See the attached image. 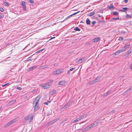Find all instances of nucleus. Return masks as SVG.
<instances>
[{
    "label": "nucleus",
    "mask_w": 132,
    "mask_h": 132,
    "mask_svg": "<svg viewBox=\"0 0 132 132\" xmlns=\"http://www.w3.org/2000/svg\"><path fill=\"white\" fill-rule=\"evenodd\" d=\"M98 16L99 17H102V16L100 15H98Z\"/></svg>",
    "instance_id": "59"
},
{
    "label": "nucleus",
    "mask_w": 132,
    "mask_h": 132,
    "mask_svg": "<svg viewBox=\"0 0 132 132\" xmlns=\"http://www.w3.org/2000/svg\"><path fill=\"white\" fill-rule=\"evenodd\" d=\"M122 9L123 10H124L125 11V12H125L126 13H127V10H128V8L127 7H123L122 8Z\"/></svg>",
    "instance_id": "22"
},
{
    "label": "nucleus",
    "mask_w": 132,
    "mask_h": 132,
    "mask_svg": "<svg viewBox=\"0 0 132 132\" xmlns=\"http://www.w3.org/2000/svg\"><path fill=\"white\" fill-rule=\"evenodd\" d=\"M44 50V49H42L41 50H40L37 52H36V53H39L40 52H41V51H43V50Z\"/></svg>",
    "instance_id": "37"
},
{
    "label": "nucleus",
    "mask_w": 132,
    "mask_h": 132,
    "mask_svg": "<svg viewBox=\"0 0 132 132\" xmlns=\"http://www.w3.org/2000/svg\"><path fill=\"white\" fill-rule=\"evenodd\" d=\"M16 88L19 90H21L22 89V88L20 87H18Z\"/></svg>",
    "instance_id": "46"
},
{
    "label": "nucleus",
    "mask_w": 132,
    "mask_h": 132,
    "mask_svg": "<svg viewBox=\"0 0 132 132\" xmlns=\"http://www.w3.org/2000/svg\"><path fill=\"white\" fill-rule=\"evenodd\" d=\"M51 124H52L51 123V121H50V122H48V123L47 125L49 126V125H51Z\"/></svg>",
    "instance_id": "53"
},
{
    "label": "nucleus",
    "mask_w": 132,
    "mask_h": 132,
    "mask_svg": "<svg viewBox=\"0 0 132 132\" xmlns=\"http://www.w3.org/2000/svg\"><path fill=\"white\" fill-rule=\"evenodd\" d=\"M113 14L114 15H118L119 13L118 12H114L113 13Z\"/></svg>",
    "instance_id": "23"
},
{
    "label": "nucleus",
    "mask_w": 132,
    "mask_h": 132,
    "mask_svg": "<svg viewBox=\"0 0 132 132\" xmlns=\"http://www.w3.org/2000/svg\"><path fill=\"white\" fill-rule=\"evenodd\" d=\"M28 1L30 3L32 4H34V1L32 0H28Z\"/></svg>",
    "instance_id": "35"
},
{
    "label": "nucleus",
    "mask_w": 132,
    "mask_h": 132,
    "mask_svg": "<svg viewBox=\"0 0 132 132\" xmlns=\"http://www.w3.org/2000/svg\"><path fill=\"white\" fill-rule=\"evenodd\" d=\"M95 12H91L90 13H89L87 15L89 16H91L95 14Z\"/></svg>",
    "instance_id": "14"
},
{
    "label": "nucleus",
    "mask_w": 132,
    "mask_h": 132,
    "mask_svg": "<svg viewBox=\"0 0 132 132\" xmlns=\"http://www.w3.org/2000/svg\"><path fill=\"white\" fill-rule=\"evenodd\" d=\"M129 53H131L132 52V48H130L129 50Z\"/></svg>",
    "instance_id": "44"
},
{
    "label": "nucleus",
    "mask_w": 132,
    "mask_h": 132,
    "mask_svg": "<svg viewBox=\"0 0 132 132\" xmlns=\"http://www.w3.org/2000/svg\"><path fill=\"white\" fill-rule=\"evenodd\" d=\"M63 72V70L62 69H59L54 71L53 72V74L54 75H58Z\"/></svg>",
    "instance_id": "2"
},
{
    "label": "nucleus",
    "mask_w": 132,
    "mask_h": 132,
    "mask_svg": "<svg viewBox=\"0 0 132 132\" xmlns=\"http://www.w3.org/2000/svg\"><path fill=\"white\" fill-rule=\"evenodd\" d=\"M22 6L23 9V10L26 11V6L25 5Z\"/></svg>",
    "instance_id": "32"
},
{
    "label": "nucleus",
    "mask_w": 132,
    "mask_h": 132,
    "mask_svg": "<svg viewBox=\"0 0 132 132\" xmlns=\"http://www.w3.org/2000/svg\"><path fill=\"white\" fill-rule=\"evenodd\" d=\"M84 60V59L82 58H80L77 61V63H80Z\"/></svg>",
    "instance_id": "10"
},
{
    "label": "nucleus",
    "mask_w": 132,
    "mask_h": 132,
    "mask_svg": "<svg viewBox=\"0 0 132 132\" xmlns=\"http://www.w3.org/2000/svg\"><path fill=\"white\" fill-rule=\"evenodd\" d=\"M45 104L48 105L47 102H45L44 103Z\"/></svg>",
    "instance_id": "57"
},
{
    "label": "nucleus",
    "mask_w": 132,
    "mask_h": 132,
    "mask_svg": "<svg viewBox=\"0 0 132 132\" xmlns=\"http://www.w3.org/2000/svg\"><path fill=\"white\" fill-rule=\"evenodd\" d=\"M131 89V88H129V89H128L124 93H126L128 91V90H130Z\"/></svg>",
    "instance_id": "52"
},
{
    "label": "nucleus",
    "mask_w": 132,
    "mask_h": 132,
    "mask_svg": "<svg viewBox=\"0 0 132 132\" xmlns=\"http://www.w3.org/2000/svg\"><path fill=\"white\" fill-rule=\"evenodd\" d=\"M119 18L118 17L117 18H113L112 19V20H119Z\"/></svg>",
    "instance_id": "39"
},
{
    "label": "nucleus",
    "mask_w": 132,
    "mask_h": 132,
    "mask_svg": "<svg viewBox=\"0 0 132 132\" xmlns=\"http://www.w3.org/2000/svg\"><path fill=\"white\" fill-rule=\"evenodd\" d=\"M74 30H75L78 31H80V29L78 27H75V28Z\"/></svg>",
    "instance_id": "20"
},
{
    "label": "nucleus",
    "mask_w": 132,
    "mask_h": 132,
    "mask_svg": "<svg viewBox=\"0 0 132 132\" xmlns=\"http://www.w3.org/2000/svg\"><path fill=\"white\" fill-rule=\"evenodd\" d=\"M22 6L24 5L25 4V2L24 1H23L22 2Z\"/></svg>",
    "instance_id": "40"
},
{
    "label": "nucleus",
    "mask_w": 132,
    "mask_h": 132,
    "mask_svg": "<svg viewBox=\"0 0 132 132\" xmlns=\"http://www.w3.org/2000/svg\"><path fill=\"white\" fill-rule=\"evenodd\" d=\"M100 39V38H99L97 37L94 39H93V40L94 41V42H97Z\"/></svg>",
    "instance_id": "18"
},
{
    "label": "nucleus",
    "mask_w": 132,
    "mask_h": 132,
    "mask_svg": "<svg viewBox=\"0 0 132 132\" xmlns=\"http://www.w3.org/2000/svg\"><path fill=\"white\" fill-rule=\"evenodd\" d=\"M4 4L5 5H6V6H9V4H8V3H7L6 1H4Z\"/></svg>",
    "instance_id": "31"
},
{
    "label": "nucleus",
    "mask_w": 132,
    "mask_h": 132,
    "mask_svg": "<svg viewBox=\"0 0 132 132\" xmlns=\"http://www.w3.org/2000/svg\"><path fill=\"white\" fill-rule=\"evenodd\" d=\"M101 13H103V11H102L100 12Z\"/></svg>",
    "instance_id": "63"
},
{
    "label": "nucleus",
    "mask_w": 132,
    "mask_h": 132,
    "mask_svg": "<svg viewBox=\"0 0 132 132\" xmlns=\"http://www.w3.org/2000/svg\"><path fill=\"white\" fill-rule=\"evenodd\" d=\"M124 2L125 3H127L128 2V0H124Z\"/></svg>",
    "instance_id": "54"
},
{
    "label": "nucleus",
    "mask_w": 132,
    "mask_h": 132,
    "mask_svg": "<svg viewBox=\"0 0 132 132\" xmlns=\"http://www.w3.org/2000/svg\"><path fill=\"white\" fill-rule=\"evenodd\" d=\"M68 106L69 105L68 104H66L64 106H63V108L64 109H66L68 108Z\"/></svg>",
    "instance_id": "26"
},
{
    "label": "nucleus",
    "mask_w": 132,
    "mask_h": 132,
    "mask_svg": "<svg viewBox=\"0 0 132 132\" xmlns=\"http://www.w3.org/2000/svg\"><path fill=\"white\" fill-rule=\"evenodd\" d=\"M64 84V82L62 81H60L58 83V84L59 85H63Z\"/></svg>",
    "instance_id": "21"
},
{
    "label": "nucleus",
    "mask_w": 132,
    "mask_h": 132,
    "mask_svg": "<svg viewBox=\"0 0 132 132\" xmlns=\"http://www.w3.org/2000/svg\"><path fill=\"white\" fill-rule=\"evenodd\" d=\"M37 67V66H36V65L34 66L31 68H28L27 69V70L28 71L33 70L35 69Z\"/></svg>",
    "instance_id": "8"
},
{
    "label": "nucleus",
    "mask_w": 132,
    "mask_h": 132,
    "mask_svg": "<svg viewBox=\"0 0 132 132\" xmlns=\"http://www.w3.org/2000/svg\"><path fill=\"white\" fill-rule=\"evenodd\" d=\"M40 98V96H37L36 97L34 101V102H36V103H38Z\"/></svg>",
    "instance_id": "9"
},
{
    "label": "nucleus",
    "mask_w": 132,
    "mask_h": 132,
    "mask_svg": "<svg viewBox=\"0 0 132 132\" xmlns=\"http://www.w3.org/2000/svg\"><path fill=\"white\" fill-rule=\"evenodd\" d=\"M0 11L2 12H3L4 11V9L2 7H0Z\"/></svg>",
    "instance_id": "42"
},
{
    "label": "nucleus",
    "mask_w": 132,
    "mask_h": 132,
    "mask_svg": "<svg viewBox=\"0 0 132 132\" xmlns=\"http://www.w3.org/2000/svg\"><path fill=\"white\" fill-rule=\"evenodd\" d=\"M115 111L114 110H112V111L110 112L109 113L110 114H112L114 113L115 112Z\"/></svg>",
    "instance_id": "41"
},
{
    "label": "nucleus",
    "mask_w": 132,
    "mask_h": 132,
    "mask_svg": "<svg viewBox=\"0 0 132 132\" xmlns=\"http://www.w3.org/2000/svg\"><path fill=\"white\" fill-rule=\"evenodd\" d=\"M33 106H36V105H38V103H36V102H34V101L33 102Z\"/></svg>",
    "instance_id": "27"
},
{
    "label": "nucleus",
    "mask_w": 132,
    "mask_h": 132,
    "mask_svg": "<svg viewBox=\"0 0 132 132\" xmlns=\"http://www.w3.org/2000/svg\"><path fill=\"white\" fill-rule=\"evenodd\" d=\"M59 120V118H57L56 119H54L53 120H52L51 121V123L53 124L54 122H55L56 121H57L58 120Z\"/></svg>",
    "instance_id": "13"
},
{
    "label": "nucleus",
    "mask_w": 132,
    "mask_h": 132,
    "mask_svg": "<svg viewBox=\"0 0 132 132\" xmlns=\"http://www.w3.org/2000/svg\"><path fill=\"white\" fill-rule=\"evenodd\" d=\"M130 53H129V51H128L127 53L126 54L127 55V56H128L130 54Z\"/></svg>",
    "instance_id": "38"
},
{
    "label": "nucleus",
    "mask_w": 132,
    "mask_h": 132,
    "mask_svg": "<svg viewBox=\"0 0 132 132\" xmlns=\"http://www.w3.org/2000/svg\"><path fill=\"white\" fill-rule=\"evenodd\" d=\"M96 22L95 21H93L92 22V23L93 26H94L96 23Z\"/></svg>",
    "instance_id": "45"
},
{
    "label": "nucleus",
    "mask_w": 132,
    "mask_h": 132,
    "mask_svg": "<svg viewBox=\"0 0 132 132\" xmlns=\"http://www.w3.org/2000/svg\"><path fill=\"white\" fill-rule=\"evenodd\" d=\"M100 78L99 77H97V78L93 80L90 83V84H92L95 83L99 80Z\"/></svg>",
    "instance_id": "5"
},
{
    "label": "nucleus",
    "mask_w": 132,
    "mask_h": 132,
    "mask_svg": "<svg viewBox=\"0 0 132 132\" xmlns=\"http://www.w3.org/2000/svg\"><path fill=\"white\" fill-rule=\"evenodd\" d=\"M9 84V83H7V84H5V85H2V86L3 87H4L6 85H8V84Z\"/></svg>",
    "instance_id": "50"
},
{
    "label": "nucleus",
    "mask_w": 132,
    "mask_h": 132,
    "mask_svg": "<svg viewBox=\"0 0 132 132\" xmlns=\"http://www.w3.org/2000/svg\"><path fill=\"white\" fill-rule=\"evenodd\" d=\"M129 46L130 45L129 44H127L125 45L122 47V49L118 50L119 53H120L125 51L127 49H128Z\"/></svg>",
    "instance_id": "3"
},
{
    "label": "nucleus",
    "mask_w": 132,
    "mask_h": 132,
    "mask_svg": "<svg viewBox=\"0 0 132 132\" xmlns=\"http://www.w3.org/2000/svg\"><path fill=\"white\" fill-rule=\"evenodd\" d=\"M126 17L127 18H132V15L131 14V15H129L128 14H126Z\"/></svg>",
    "instance_id": "15"
},
{
    "label": "nucleus",
    "mask_w": 132,
    "mask_h": 132,
    "mask_svg": "<svg viewBox=\"0 0 132 132\" xmlns=\"http://www.w3.org/2000/svg\"><path fill=\"white\" fill-rule=\"evenodd\" d=\"M31 59H30L29 58H28L27 60V61H31Z\"/></svg>",
    "instance_id": "55"
},
{
    "label": "nucleus",
    "mask_w": 132,
    "mask_h": 132,
    "mask_svg": "<svg viewBox=\"0 0 132 132\" xmlns=\"http://www.w3.org/2000/svg\"><path fill=\"white\" fill-rule=\"evenodd\" d=\"M70 70H68V71H67V73H68L69 74V73H70Z\"/></svg>",
    "instance_id": "58"
},
{
    "label": "nucleus",
    "mask_w": 132,
    "mask_h": 132,
    "mask_svg": "<svg viewBox=\"0 0 132 132\" xmlns=\"http://www.w3.org/2000/svg\"><path fill=\"white\" fill-rule=\"evenodd\" d=\"M42 88L44 89H46L50 88V85L47 84H42Z\"/></svg>",
    "instance_id": "6"
},
{
    "label": "nucleus",
    "mask_w": 132,
    "mask_h": 132,
    "mask_svg": "<svg viewBox=\"0 0 132 132\" xmlns=\"http://www.w3.org/2000/svg\"><path fill=\"white\" fill-rule=\"evenodd\" d=\"M16 101V100H15L10 101L9 103V105H10L13 104Z\"/></svg>",
    "instance_id": "16"
},
{
    "label": "nucleus",
    "mask_w": 132,
    "mask_h": 132,
    "mask_svg": "<svg viewBox=\"0 0 132 132\" xmlns=\"http://www.w3.org/2000/svg\"><path fill=\"white\" fill-rule=\"evenodd\" d=\"M132 64H130L129 66V67L131 69H132Z\"/></svg>",
    "instance_id": "49"
},
{
    "label": "nucleus",
    "mask_w": 132,
    "mask_h": 132,
    "mask_svg": "<svg viewBox=\"0 0 132 132\" xmlns=\"http://www.w3.org/2000/svg\"><path fill=\"white\" fill-rule=\"evenodd\" d=\"M109 9H111L113 8V4H110L109 6H108Z\"/></svg>",
    "instance_id": "19"
},
{
    "label": "nucleus",
    "mask_w": 132,
    "mask_h": 132,
    "mask_svg": "<svg viewBox=\"0 0 132 132\" xmlns=\"http://www.w3.org/2000/svg\"><path fill=\"white\" fill-rule=\"evenodd\" d=\"M104 22V21L103 20H101V21H98V22H102V23H103V22Z\"/></svg>",
    "instance_id": "56"
},
{
    "label": "nucleus",
    "mask_w": 132,
    "mask_h": 132,
    "mask_svg": "<svg viewBox=\"0 0 132 132\" xmlns=\"http://www.w3.org/2000/svg\"><path fill=\"white\" fill-rule=\"evenodd\" d=\"M55 38V37H52L51 38L50 40H51V39H53V38Z\"/></svg>",
    "instance_id": "60"
},
{
    "label": "nucleus",
    "mask_w": 132,
    "mask_h": 132,
    "mask_svg": "<svg viewBox=\"0 0 132 132\" xmlns=\"http://www.w3.org/2000/svg\"><path fill=\"white\" fill-rule=\"evenodd\" d=\"M75 68H72L70 69V71H72L73 69H75Z\"/></svg>",
    "instance_id": "47"
},
{
    "label": "nucleus",
    "mask_w": 132,
    "mask_h": 132,
    "mask_svg": "<svg viewBox=\"0 0 132 132\" xmlns=\"http://www.w3.org/2000/svg\"><path fill=\"white\" fill-rule=\"evenodd\" d=\"M17 120V118H15V119H13V120H11L8 123H7L5 125H4V127L6 128L9 126L10 125L13 123L14 122L16 121Z\"/></svg>",
    "instance_id": "1"
},
{
    "label": "nucleus",
    "mask_w": 132,
    "mask_h": 132,
    "mask_svg": "<svg viewBox=\"0 0 132 132\" xmlns=\"http://www.w3.org/2000/svg\"><path fill=\"white\" fill-rule=\"evenodd\" d=\"M130 24L131 25H132V21H130Z\"/></svg>",
    "instance_id": "61"
},
{
    "label": "nucleus",
    "mask_w": 132,
    "mask_h": 132,
    "mask_svg": "<svg viewBox=\"0 0 132 132\" xmlns=\"http://www.w3.org/2000/svg\"><path fill=\"white\" fill-rule=\"evenodd\" d=\"M33 106L34 107V111H36L38 110L39 108V107L38 106V105Z\"/></svg>",
    "instance_id": "11"
},
{
    "label": "nucleus",
    "mask_w": 132,
    "mask_h": 132,
    "mask_svg": "<svg viewBox=\"0 0 132 132\" xmlns=\"http://www.w3.org/2000/svg\"><path fill=\"white\" fill-rule=\"evenodd\" d=\"M33 119V116H32L30 118V121H31Z\"/></svg>",
    "instance_id": "51"
},
{
    "label": "nucleus",
    "mask_w": 132,
    "mask_h": 132,
    "mask_svg": "<svg viewBox=\"0 0 132 132\" xmlns=\"http://www.w3.org/2000/svg\"><path fill=\"white\" fill-rule=\"evenodd\" d=\"M119 40L120 41L122 40H123V38L121 37H119Z\"/></svg>",
    "instance_id": "43"
},
{
    "label": "nucleus",
    "mask_w": 132,
    "mask_h": 132,
    "mask_svg": "<svg viewBox=\"0 0 132 132\" xmlns=\"http://www.w3.org/2000/svg\"><path fill=\"white\" fill-rule=\"evenodd\" d=\"M120 53L119 51H117L114 53V55H118Z\"/></svg>",
    "instance_id": "34"
},
{
    "label": "nucleus",
    "mask_w": 132,
    "mask_h": 132,
    "mask_svg": "<svg viewBox=\"0 0 132 132\" xmlns=\"http://www.w3.org/2000/svg\"><path fill=\"white\" fill-rule=\"evenodd\" d=\"M46 68V67L45 66H44V65L41 66L40 67H39L38 68V69H44V68Z\"/></svg>",
    "instance_id": "25"
},
{
    "label": "nucleus",
    "mask_w": 132,
    "mask_h": 132,
    "mask_svg": "<svg viewBox=\"0 0 132 132\" xmlns=\"http://www.w3.org/2000/svg\"><path fill=\"white\" fill-rule=\"evenodd\" d=\"M30 118L29 117V116H28L26 117H25L24 118V119L25 120H27Z\"/></svg>",
    "instance_id": "28"
},
{
    "label": "nucleus",
    "mask_w": 132,
    "mask_h": 132,
    "mask_svg": "<svg viewBox=\"0 0 132 132\" xmlns=\"http://www.w3.org/2000/svg\"><path fill=\"white\" fill-rule=\"evenodd\" d=\"M84 116H81L80 117L77 118V119H76L75 120H74L73 122L74 123H75L79 121V120H80L81 119L83 118L84 117Z\"/></svg>",
    "instance_id": "7"
},
{
    "label": "nucleus",
    "mask_w": 132,
    "mask_h": 132,
    "mask_svg": "<svg viewBox=\"0 0 132 132\" xmlns=\"http://www.w3.org/2000/svg\"><path fill=\"white\" fill-rule=\"evenodd\" d=\"M86 23L87 24H90V22L89 20L88 19H87L86 21Z\"/></svg>",
    "instance_id": "17"
},
{
    "label": "nucleus",
    "mask_w": 132,
    "mask_h": 132,
    "mask_svg": "<svg viewBox=\"0 0 132 132\" xmlns=\"http://www.w3.org/2000/svg\"><path fill=\"white\" fill-rule=\"evenodd\" d=\"M4 16V15L3 14L1 13H0V19H2Z\"/></svg>",
    "instance_id": "29"
},
{
    "label": "nucleus",
    "mask_w": 132,
    "mask_h": 132,
    "mask_svg": "<svg viewBox=\"0 0 132 132\" xmlns=\"http://www.w3.org/2000/svg\"><path fill=\"white\" fill-rule=\"evenodd\" d=\"M80 12V11H78V12H77L74 13L72 14V15H70L69 16H72L73 15H75L77 13H78V12Z\"/></svg>",
    "instance_id": "36"
},
{
    "label": "nucleus",
    "mask_w": 132,
    "mask_h": 132,
    "mask_svg": "<svg viewBox=\"0 0 132 132\" xmlns=\"http://www.w3.org/2000/svg\"><path fill=\"white\" fill-rule=\"evenodd\" d=\"M95 126H95V125H94V124L93 123H92V124H91L90 125L87 126L86 128L83 129V131L88 130L90 129L91 128H93Z\"/></svg>",
    "instance_id": "4"
},
{
    "label": "nucleus",
    "mask_w": 132,
    "mask_h": 132,
    "mask_svg": "<svg viewBox=\"0 0 132 132\" xmlns=\"http://www.w3.org/2000/svg\"><path fill=\"white\" fill-rule=\"evenodd\" d=\"M94 125H95V126H97L98 125V121H94Z\"/></svg>",
    "instance_id": "33"
},
{
    "label": "nucleus",
    "mask_w": 132,
    "mask_h": 132,
    "mask_svg": "<svg viewBox=\"0 0 132 132\" xmlns=\"http://www.w3.org/2000/svg\"><path fill=\"white\" fill-rule=\"evenodd\" d=\"M56 93V91L55 90H53V91H51L50 92V94L52 95Z\"/></svg>",
    "instance_id": "30"
},
{
    "label": "nucleus",
    "mask_w": 132,
    "mask_h": 132,
    "mask_svg": "<svg viewBox=\"0 0 132 132\" xmlns=\"http://www.w3.org/2000/svg\"><path fill=\"white\" fill-rule=\"evenodd\" d=\"M50 101H49L48 102V103H50Z\"/></svg>",
    "instance_id": "64"
},
{
    "label": "nucleus",
    "mask_w": 132,
    "mask_h": 132,
    "mask_svg": "<svg viewBox=\"0 0 132 132\" xmlns=\"http://www.w3.org/2000/svg\"><path fill=\"white\" fill-rule=\"evenodd\" d=\"M80 23H83V22H82V21H80Z\"/></svg>",
    "instance_id": "62"
},
{
    "label": "nucleus",
    "mask_w": 132,
    "mask_h": 132,
    "mask_svg": "<svg viewBox=\"0 0 132 132\" xmlns=\"http://www.w3.org/2000/svg\"><path fill=\"white\" fill-rule=\"evenodd\" d=\"M119 11H120L122 12H124L125 11L124 10H119Z\"/></svg>",
    "instance_id": "48"
},
{
    "label": "nucleus",
    "mask_w": 132,
    "mask_h": 132,
    "mask_svg": "<svg viewBox=\"0 0 132 132\" xmlns=\"http://www.w3.org/2000/svg\"><path fill=\"white\" fill-rule=\"evenodd\" d=\"M53 82V80L52 79L48 80L47 81L48 83H51Z\"/></svg>",
    "instance_id": "24"
},
{
    "label": "nucleus",
    "mask_w": 132,
    "mask_h": 132,
    "mask_svg": "<svg viewBox=\"0 0 132 132\" xmlns=\"http://www.w3.org/2000/svg\"><path fill=\"white\" fill-rule=\"evenodd\" d=\"M111 93V91H109L107 92V93L104 94L103 96V97L107 96L109 94H110Z\"/></svg>",
    "instance_id": "12"
}]
</instances>
